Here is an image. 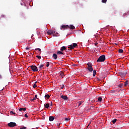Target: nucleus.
<instances>
[{
    "instance_id": "nucleus-1",
    "label": "nucleus",
    "mask_w": 129,
    "mask_h": 129,
    "mask_svg": "<svg viewBox=\"0 0 129 129\" xmlns=\"http://www.w3.org/2000/svg\"><path fill=\"white\" fill-rule=\"evenodd\" d=\"M105 60V55H102L100 56L97 60V62H104Z\"/></svg>"
},
{
    "instance_id": "nucleus-2",
    "label": "nucleus",
    "mask_w": 129,
    "mask_h": 129,
    "mask_svg": "<svg viewBox=\"0 0 129 129\" xmlns=\"http://www.w3.org/2000/svg\"><path fill=\"white\" fill-rule=\"evenodd\" d=\"M77 46H78L77 43H74L73 44V45L72 44L70 45L68 48L69 49H70L71 50H72L73 49L76 48V47H77Z\"/></svg>"
},
{
    "instance_id": "nucleus-3",
    "label": "nucleus",
    "mask_w": 129,
    "mask_h": 129,
    "mask_svg": "<svg viewBox=\"0 0 129 129\" xmlns=\"http://www.w3.org/2000/svg\"><path fill=\"white\" fill-rule=\"evenodd\" d=\"M30 67L33 72H37L39 70L36 66H30Z\"/></svg>"
},
{
    "instance_id": "nucleus-4",
    "label": "nucleus",
    "mask_w": 129,
    "mask_h": 129,
    "mask_svg": "<svg viewBox=\"0 0 129 129\" xmlns=\"http://www.w3.org/2000/svg\"><path fill=\"white\" fill-rule=\"evenodd\" d=\"M8 126H10V127H14L15 126H17V123L14 122H10L9 123H8Z\"/></svg>"
},
{
    "instance_id": "nucleus-5",
    "label": "nucleus",
    "mask_w": 129,
    "mask_h": 129,
    "mask_svg": "<svg viewBox=\"0 0 129 129\" xmlns=\"http://www.w3.org/2000/svg\"><path fill=\"white\" fill-rule=\"evenodd\" d=\"M47 35H53V34H55L56 33V31L52 30H49L48 31H47Z\"/></svg>"
},
{
    "instance_id": "nucleus-6",
    "label": "nucleus",
    "mask_w": 129,
    "mask_h": 129,
    "mask_svg": "<svg viewBox=\"0 0 129 129\" xmlns=\"http://www.w3.org/2000/svg\"><path fill=\"white\" fill-rule=\"evenodd\" d=\"M119 74L121 77H124L125 75H126V72L125 71L120 72Z\"/></svg>"
},
{
    "instance_id": "nucleus-7",
    "label": "nucleus",
    "mask_w": 129,
    "mask_h": 129,
    "mask_svg": "<svg viewBox=\"0 0 129 129\" xmlns=\"http://www.w3.org/2000/svg\"><path fill=\"white\" fill-rule=\"evenodd\" d=\"M62 29H69V25H62L61 26L60 30H62Z\"/></svg>"
},
{
    "instance_id": "nucleus-8",
    "label": "nucleus",
    "mask_w": 129,
    "mask_h": 129,
    "mask_svg": "<svg viewBox=\"0 0 129 129\" xmlns=\"http://www.w3.org/2000/svg\"><path fill=\"white\" fill-rule=\"evenodd\" d=\"M61 98H62L64 100H68V97H67V96H66V95H62L61 96Z\"/></svg>"
},
{
    "instance_id": "nucleus-9",
    "label": "nucleus",
    "mask_w": 129,
    "mask_h": 129,
    "mask_svg": "<svg viewBox=\"0 0 129 129\" xmlns=\"http://www.w3.org/2000/svg\"><path fill=\"white\" fill-rule=\"evenodd\" d=\"M52 57L54 59V60H56V59L58 58V55L56 53H53L52 54Z\"/></svg>"
},
{
    "instance_id": "nucleus-10",
    "label": "nucleus",
    "mask_w": 129,
    "mask_h": 129,
    "mask_svg": "<svg viewBox=\"0 0 129 129\" xmlns=\"http://www.w3.org/2000/svg\"><path fill=\"white\" fill-rule=\"evenodd\" d=\"M69 29H71V30H75V26L73 25H70L69 26Z\"/></svg>"
},
{
    "instance_id": "nucleus-11",
    "label": "nucleus",
    "mask_w": 129,
    "mask_h": 129,
    "mask_svg": "<svg viewBox=\"0 0 129 129\" xmlns=\"http://www.w3.org/2000/svg\"><path fill=\"white\" fill-rule=\"evenodd\" d=\"M65 50H67V47L66 46H62L60 48V51H65Z\"/></svg>"
},
{
    "instance_id": "nucleus-12",
    "label": "nucleus",
    "mask_w": 129,
    "mask_h": 129,
    "mask_svg": "<svg viewBox=\"0 0 129 129\" xmlns=\"http://www.w3.org/2000/svg\"><path fill=\"white\" fill-rule=\"evenodd\" d=\"M49 121H53L54 120V117L52 116H50L49 117Z\"/></svg>"
},
{
    "instance_id": "nucleus-13",
    "label": "nucleus",
    "mask_w": 129,
    "mask_h": 129,
    "mask_svg": "<svg viewBox=\"0 0 129 129\" xmlns=\"http://www.w3.org/2000/svg\"><path fill=\"white\" fill-rule=\"evenodd\" d=\"M26 109H27V108H20L19 110V111H22V110H23V111H26Z\"/></svg>"
},
{
    "instance_id": "nucleus-14",
    "label": "nucleus",
    "mask_w": 129,
    "mask_h": 129,
    "mask_svg": "<svg viewBox=\"0 0 129 129\" xmlns=\"http://www.w3.org/2000/svg\"><path fill=\"white\" fill-rule=\"evenodd\" d=\"M88 70L90 72H92V71H93V68L92 67L88 68Z\"/></svg>"
},
{
    "instance_id": "nucleus-15",
    "label": "nucleus",
    "mask_w": 129,
    "mask_h": 129,
    "mask_svg": "<svg viewBox=\"0 0 129 129\" xmlns=\"http://www.w3.org/2000/svg\"><path fill=\"white\" fill-rule=\"evenodd\" d=\"M124 85L125 87L127 86V85H129L128 81H126L124 82Z\"/></svg>"
},
{
    "instance_id": "nucleus-16",
    "label": "nucleus",
    "mask_w": 129,
    "mask_h": 129,
    "mask_svg": "<svg viewBox=\"0 0 129 129\" xmlns=\"http://www.w3.org/2000/svg\"><path fill=\"white\" fill-rule=\"evenodd\" d=\"M50 104L47 103V104H44V106L45 107V108H49V106Z\"/></svg>"
},
{
    "instance_id": "nucleus-17",
    "label": "nucleus",
    "mask_w": 129,
    "mask_h": 129,
    "mask_svg": "<svg viewBox=\"0 0 129 129\" xmlns=\"http://www.w3.org/2000/svg\"><path fill=\"white\" fill-rule=\"evenodd\" d=\"M45 98L49 99L50 98V95L49 94L45 95L44 96Z\"/></svg>"
},
{
    "instance_id": "nucleus-18",
    "label": "nucleus",
    "mask_w": 129,
    "mask_h": 129,
    "mask_svg": "<svg viewBox=\"0 0 129 129\" xmlns=\"http://www.w3.org/2000/svg\"><path fill=\"white\" fill-rule=\"evenodd\" d=\"M57 55H63V52H62V51H57Z\"/></svg>"
},
{
    "instance_id": "nucleus-19",
    "label": "nucleus",
    "mask_w": 129,
    "mask_h": 129,
    "mask_svg": "<svg viewBox=\"0 0 129 129\" xmlns=\"http://www.w3.org/2000/svg\"><path fill=\"white\" fill-rule=\"evenodd\" d=\"M60 75L61 77H62V78H63V77H64V72H61Z\"/></svg>"
},
{
    "instance_id": "nucleus-20",
    "label": "nucleus",
    "mask_w": 129,
    "mask_h": 129,
    "mask_svg": "<svg viewBox=\"0 0 129 129\" xmlns=\"http://www.w3.org/2000/svg\"><path fill=\"white\" fill-rule=\"evenodd\" d=\"M53 37H59V33L56 32L55 34L53 35Z\"/></svg>"
},
{
    "instance_id": "nucleus-21",
    "label": "nucleus",
    "mask_w": 129,
    "mask_h": 129,
    "mask_svg": "<svg viewBox=\"0 0 129 129\" xmlns=\"http://www.w3.org/2000/svg\"><path fill=\"white\" fill-rule=\"evenodd\" d=\"M87 65L88 67V68H90L92 67V66L91 65V63L90 62L88 63Z\"/></svg>"
},
{
    "instance_id": "nucleus-22",
    "label": "nucleus",
    "mask_w": 129,
    "mask_h": 129,
    "mask_svg": "<svg viewBox=\"0 0 129 129\" xmlns=\"http://www.w3.org/2000/svg\"><path fill=\"white\" fill-rule=\"evenodd\" d=\"M44 67V64H40L39 66V67H38V68L39 69H42Z\"/></svg>"
},
{
    "instance_id": "nucleus-23",
    "label": "nucleus",
    "mask_w": 129,
    "mask_h": 129,
    "mask_svg": "<svg viewBox=\"0 0 129 129\" xmlns=\"http://www.w3.org/2000/svg\"><path fill=\"white\" fill-rule=\"evenodd\" d=\"M37 82H35L34 84L33 85V88H36V87H37Z\"/></svg>"
},
{
    "instance_id": "nucleus-24",
    "label": "nucleus",
    "mask_w": 129,
    "mask_h": 129,
    "mask_svg": "<svg viewBox=\"0 0 129 129\" xmlns=\"http://www.w3.org/2000/svg\"><path fill=\"white\" fill-rule=\"evenodd\" d=\"M123 86V84H120L118 85V87H119V88H121V87H122Z\"/></svg>"
},
{
    "instance_id": "nucleus-25",
    "label": "nucleus",
    "mask_w": 129,
    "mask_h": 129,
    "mask_svg": "<svg viewBox=\"0 0 129 129\" xmlns=\"http://www.w3.org/2000/svg\"><path fill=\"white\" fill-rule=\"evenodd\" d=\"M95 75H96V71H93V77H95Z\"/></svg>"
},
{
    "instance_id": "nucleus-26",
    "label": "nucleus",
    "mask_w": 129,
    "mask_h": 129,
    "mask_svg": "<svg viewBox=\"0 0 129 129\" xmlns=\"http://www.w3.org/2000/svg\"><path fill=\"white\" fill-rule=\"evenodd\" d=\"M101 100H102V98H101V97H99L98 98V101H99V102H100L101 101Z\"/></svg>"
},
{
    "instance_id": "nucleus-27",
    "label": "nucleus",
    "mask_w": 129,
    "mask_h": 129,
    "mask_svg": "<svg viewBox=\"0 0 129 129\" xmlns=\"http://www.w3.org/2000/svg\"><path fill=\"white\" fill-rule=\"evenodd\" d=\"M118 52L119 53H123V50L121 49H120L118 50Z\"/></svg>"
},
{
    "instance_id": "nucleus-28",
    "label": "nucleus",
    "mask_w": 129,
    "mask_h": 129,
    "mask_svg": "<svg viewBox=\"0 0 129 129\" xmlns=\"http://www.w3.org/2000/svg\"><path fill=\"white\" fill-rule=\"evenodd\" d=\"M117 120V119H114L113 120H112V122H113V123H115V122H116Z\"/></svg>"
},
{
    "instance_id": "nucleus-29",
    "label": "nucleus",
    "mask_w": 129,
    "mask_h": 129,
    "mask_svg": "<svg viewBox=\"0 0 129 129\" xmlns=\"http://www.w3.org/2000/svg\"><path fill=\"white\" fill-rule=\"evenodd\" d=\"M107 2V0H102V3L103 4H106Z\"/></svg>"
},
{
    "instance_id": "nucleus-30",
    "label": "nucleus",
    "mask_w": 129,
    "mask_h": 129,
    "mask_svg": "<svg viewBox=\"0 0 129 129\" xmlns=\"http://www.w3.org/2000/svg\"><path fill=\"white\" fill-rule=\"evenodd\" d=\"M50 66V62H46V67H49Z\"/></svg>"
},
{
    "instance_id": "nucleus-31",
    "label": "nucleus",
    "mask_w": 129,
    "mask_h": 129,
    "mask_svg": "<svg viewBox=\"0 0 129 129\" xmlns=\"http://www.w3.org/2000/svg\"><path fill=\"white\" fill-rule=\"evenodd\" d=\"M35 50L37 51H39V52H42V50H41V49L40 48H36Z\"/></svg>"
},
{
    "instance_id": "nucleus-32",
    "label": "nucleus",
    "mask_w": 129,
    "mask_h": 129,
    "mask_svg": "<svg viewBox=\"0 0 129 129\" xmlns=\"http://www.w3.org/2000/svg\"><path fill=\"white\" fill-rule=\"evenodd\" d=\"M64 120H66V121H68V120H70V118H66Z\"/></svg>"
},
{
    "instance_id": "nucleus-33",
    "label": "nucleus",
    "mask_w": 129,
    "mask_h": 129,
    "mask_svg": "<svg viewBox=\"0 0 129 129\" xmlns=\"http://www.w3.org/2000/svg\"><path fill=\"white\" fill-rule=\"evenodd\" d=\"M82 103L81 102H79V103H78V106H80L81 105Z\"/></svg>"
},
{
    "instance_id": "nucleus-34",
    "label": "nucleus",
    "mask_w": 129,
    "mask_h": 129,
    "mask_svg": "<svg viewBox=\"0 0 129 129\" xmlns=\"http://www.w3.org/2000/svg\"><path fill=\"white\" fill-rule=\"evenodd\" d=\"M10 113H11V114H12V113H13V114H16V113L14 112V111H11Z\"/></svg>"
},
{
    "instance_id": "nucleus-35",
    "label": "nucleus",
    "mask_w": 129,
    "mask_h": 129,
    "mask_svg": "<svg viewBox=\"0 0 129 129\" xmlns=\"http://www.w3.org/2000/svg\"><path fill=\"white\" fill-rule=\"evenodd\" d=\"M36 57L38 58V59H41V56L40 55H37Z\"/></svg>"
},
{
    "instance_id": "nucleus-36",
    "label": "nucleus",
    "mask_w": 129,
    "mask_h": 129,
    "mask_svg": "<svg viewBox=\"0 0 129 129\" xmlns=\"http://www.w3.org/2000/svg\"><path fill=\"white\" fill-rule=\"evenodd\" d=\"M123 16L124 17H126V16H127V15L126 14V13H124V14H123Z\"/></svg>"
},
{
    "instance_id": "nucleus-37",
    "label": "nucleus",
    "mask_w": 129,
    "mask_h": 129,
    "mask_svg": "<svg viewBox=\"0 0 129 129\" xmlns=\"http://www.w3.org/2000/svg\"><path fill=\"white\" fill-rule=\"evenodd\" d=\"M60 87H61V89H63V88H64V87H65V86H64V85H62Z\"/></svg>"
},
{
    "instance_id": "nucleus-38",
    "label": "nucleus",
    "mask_w": 129,
    "mask_h": 129,
    "mask_svg": "<svg viewBox=\"0 0 129 129\" xmlns=\"http://www.w3.org/2000/svg\"><path fill=\"white\" fill-rule=\"evenodd\" d=\"M36 99H37L36 98L34 97L32 99H31V100L32 101H34V100H36Z\"/></svg>"
},
{
    "instance_id": "nucleus-39",
    "label": "nucleus",
    "mask_w": 129,
    "mask_h": 129,
    "mask_svg": "<svg viewBox=\"0 0 129 129\" xmlns=\"http://www.w3.org/2000/svg\"><path fill=\"white\" fill-rule=\"evenodd\" d=\"M3 79V75H2V74H0V79Z\"/></svg>"
},
{
    "instance_id": "nucleus-40",
    "label": "nucleus",
    "mask_w": 129,
    "mask_h": 129,
    "mask_svg": "<svg viewBox=\"0 0 129 129\" xmlns=\"http://www.w3.org/2000/svg\"><path fill=\"white\" fill-rule=\"evenodd\" d=\"M26 128H27V127H25V126L20 128V129H26Z\"/></svg>"
},
{
    "instance_id": "nucleus-41",
    "label": "nucleus",
    "mask_w": 129,
    "mask_h": 129,
    "mask_svg": "<svg viewBox=\"0 0 129 129\" xmlns=\"http://www.w3.org/2000/svg\"><path fill=\"white\" fill-rule=\"evenodd\" d=\"M94 45H95V46H97V45H98V43L95 42V43H94Z\"/></svg>"
},
{
    "instance_id": "nucleus-42",
    "label": "nucleus",
    "mask_w": 129,
    "mask_h": 129,
    "mask_svg": "<svg viewBox=\"0 0 129 129\" xmlns=\"http://www.w3.org/2000/svg\"><path fill=\"white\" fill-rule=\"evenodd\" d=\"M37 97H38V95H35L34 98L37 99Z\"/></svg>"
},
{
    "instance_id": "nucleus-43",
    "label": "nucleus",
    "mask_w": 129,
    "mask_h": 129,
    "mask_svg": "<svg viewBox=\"0 0 129 129\" xmlns=\"http://www.w3.org/2000/svg\"><path fill=\"white\" fill-rule=\"evenodd\" d=\"M28 114H25V117H28Z\"/></svg>"
},
{
    "instance_id": "nucleus-44",
    "label": "nucleus",
    "mask_w": 129,
    "mask_h": 129,
    "mask_svg": "<svg viewBox=\"0 0 129 129\" xmlns=\"http://www.w3.org/2000/svg\"><path fill=\"white\" fill-rule=\"evenodd\" d=\"M127 16H129V11L127 12H126Z\"/></svg>"
},
{
    "instance_id": "nucleus-45",
    "label": "nucleus",
    "mask_w": 129,
    "mask_h": 129,
    "mask_svg": "<svg viewBox=\"0 0 129 129\" xmlns=\"http://www.w3.org/2000/svg\"><path fill=\"white\" fill-rule=\"evenodd\" d=\"M30 49V48H29V47H26V50H29Z\"/></svg>"
},
{
    "instance_id": "nucleus-46",
    "label": "nucleus",
    "mask_w": 129,
    "mask_h": 129,
    "mask_svg": "<svg viewBox=\"0 0 129 129\" xmlns=\"http://www.w3.org/2000/svg\"><path fill=\"white\" fill-rule=\"evenodd\" d=\"M57 126L59 127L60 126V123H58Z\"/></svg>"
},
{
    "instance_id": "nucleus-47",
    "label": "nucleus",
    "mask_w": 129,
    "mask_h": 129,
    "mask_svg": "<svg viewBox=\"0 0 129 129\" xmlns=\"http://www.w3.org/2000/svg\"><path fill=\"white\" fill-rule=\"evenodd\" d=\"M51 106H52V102H51V104H50Z\"/></svg>"
},
{
    "instance_id": "nucleus-48",
    "label": "nucleus",
    "mask_w": 129,
    "mask_h": 129,
    "mask_svg": "<svg viewBox=\"0 0 129 129\" xmlns=\"http://www.w3.org/2000/svg\"><path fill=\"white\" fill-rule=\"evenodd\" d=\"M3 90V89H2V90Z\"/></svg>"
}]
</instances>
